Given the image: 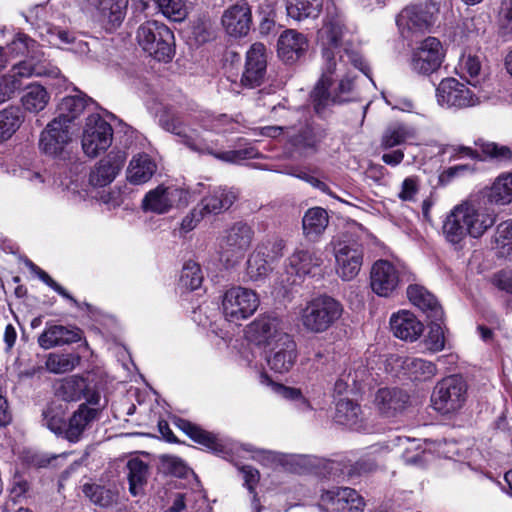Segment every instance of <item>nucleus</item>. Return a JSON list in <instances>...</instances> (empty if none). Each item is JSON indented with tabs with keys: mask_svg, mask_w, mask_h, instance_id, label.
<instances>
[{
	"mask_svg": "<svg viewBox=\"0 0 512 512\" xmlns=\"http://www.w3.org/2000/svg\"><path fill=\"white\" fill-rule=\"evenodd\" d=\"M67 408L57 402H51L42 413V423L57 436L66 439L68 422L65 420Z\"/></svg>",
	"mask_w": 512,
	"mask_h": 512,
	"instance_id": "41",
	"label": "nucleus"
},
{
	"mask_svg": "<svg viewBox=\"0 0 512 512\" xmlns=\"http://www.w3.org/2000/svg\"><path fill=\"white\" fill-rule=\"evenodd\" d=\"M188 196V191L183 188L159 185L145 195L142 207L145 211L164 214L175 206L187 204Z\"/></svg>",
	"mask_w": 512,
	"mask_h": 512,
	"instance_id": "15",
	"label": "nucleus"
},
{
	"mask_svg": "<svg viewBox=\"0 0 512 512\" xmlns=\"http://www.w3.org/2000/svg\"><path fill=\"white\" fill-rule=\"evenodd\" d=\"M436 98L439 105L448 108H467L480 103V96L455 78H445L439 83Z\"/></svg>",
	"mask_w": 512,
	"mask_h": 512,
	"instance_id": "12",
	"label": "nucleus"
},
{
	"mask_svg": "<svg viewBox=\"0 0 512 512\" xmlns=\"http://www.w3.org/2000/svg\"><path fill=\"white\" fill-rule=\"evenodd\" d=\"M159 123L164 130L178 136L180 142L194 152L210 154L228 163H239L242 160L259 157V152L253 146L217 152L216 148L219 144L216 139H213L211 131L207 128H204L202 131L190 128L177 114L164 113L160 116Z\"/></svg>",
	"mask_w": 512,
	"mask_h": 512,
	"instance_id": "2",
	"label": "nucleus"
},
{
	"mask_svg": "<svg viewBox=\"0 0 512 512\" xmlns=\"http://www.w3.org/2000/svg\"><path fill=\"white\" fill-rule=\"evenodd\" d=\"M408 398L400 389L381 388L375 395L374 404L382 415L392 417L405 409Z\"/></svg>",
	"mask_w": 512,
	"mask_h": 512,
	"instance_id": "31",
	"label": "nucleus"
},
{
	"mask_svg": "<svg viewBox=\"0 0 512 512\" xmlns=\"http://www.w3.org/2000/svg\"><path fill=\"white\" fill-rule=\"evenodd\" d=\"M80 356L74 353H50L45 362L46 369L53 374L71 372L80 364Z\"/></svg>",
	"mask_w": 512,
	"mask_h": 512,
	"instance_id": "50",
	"label": "nucleus"
},
{
	"mask_svg": "<svg viewBox=\"0 0 512 512\" xmlns=\"http://www.w3.org/2000/svg\"><path fill=\"white\" fill-rule=\"evenodd\" d=\"M397 26L404 38H412L425 32L432 24L431 15L417 6L404 8L396 19Z\"/></svg>",
	"mask_w": 512,
	"mask_h": 512,
	"instance_id": "24",
	"label": "nucleus"
},
{
	"mask_svg": "<svg viewBox=\"0 0 512 512\" xmlns=\"http://www.w3.org/2000/svg\"><path fill=\"white\" fill-rule=\"evenodd\" d=\"M125 162L121 152L109 153L101 159L89 174V183L94 187H104L110 184L119 174Z\"/></svg>",
	"mask_w": 512,
	"mask_h": 512,
	"instance_id": "26",
	"label": "nucleus"
},
{
	"mask_svg": "<svg viewBox=\"0 0 512 512\" xmlns=\"http://www.w3.org/2000/svg\"><path fill=\"white\" fill-rule=\"evenodd\" d=\"M237 195L229 189L218 188L205 196L198 204L204 215L219 214L229 209L235 202Z\"/></svg>",
	"mask_w": 512,
	"mask_h": 512,
	"instance_id": "37",
	"label": "nucleus"
},
{
	"mask_svg": "<svg viewBox=\"0 0 512 512\" xmlns=\"http://www.w3.org/2000/svg\"><path fill=\"white\" fill-rule=\"evenodd\" d=\"M395 445L403 450L401 456L407 465L423 466L430 455L420 440L397 437Z\"/></svg>",
	"mask_w": 512,
	"mask_h": 512,
	"instance_id": "39",
	"label": "nucleus"
},
{
	"mask_svg": "<svg viewBox=\"0 0 512 512\" xmlns=\"http://www.w3.org/2000/svg\"><path fill=\"white\" fill-rule=\"evenodd\" d=\"M266 67V47L259 42L252 44L246 53V63L241 77V84L247 88L260 86L265 79Z\"/></svg>",
	"mask_w": 512,
	"mask_h": 512,
	"instance_id": "21",
	"label": "nucleus"
},
{
	"mask_svg": "<svg viewBox=\"0 0 512 512\" xmlns=\"http://www.w3.org/2000/svg\"><path fill=\"white\" fill-rule=\"evenodd\" d=\"M479 145L481 152L489 157L498 160H509L512 158V151L507 146H500L496 143L476 142Z\"/></svg>",
	"mask_w": 512,
	"mask_h": 512,
	"instance_id": "62",
	"label": "nucleus"
},
{
	"mask_svg": "<svg viewBox=\"0 0 512 512\" xmlns=\"http://www.w3.org/2000/svg\"><path fill=\"white\" fill-rule=\"evenodd\" d=\"M113 130L111 125L99 115L87 117L82 136V148L89 157H96L106 151L112 144Z\"/></svg>",
	"mask_w": 512,
	"mask_h": 512,
	"instance_id": "10",
	"label": "nucleus"
},
{
	"mask_svg": "<svg viewBox=\"0 0 512 512\" xmlns=\"http://www.w3.org/2000/svg\"><path fill=\"white\" fill-rule=\"evenodd\" d=\"M204 217V213L197 205L194 209L191 210L189 214H187L182 219L180 223L181 233H188L192 231Z\"/></svg>",
	"mask_w": 512,
	"mask_h": 512,
	"instance_id": "64",
	"label": "nucleus"
},
{
	"mask_svg": "<svg viewBox=\"0 0 512 512\" xmlns=\"http://www.w3.org/2000/svg\"><path fill=\"white\" fill-rule=\"evenodd\" d=\"M334 257L336 274L343 281H351L363 265V247L355 241H339L334 245Z\"/></svg>",
	"mask_w": 512,
	"mask_h": 512,
	"instance_id": "11",
	"label": "nucleus"
},
{
	"mask_svg": "<svg viewBox=\"0 0 512 512\" xmlns=\"http://www.w3.org/2000/svg\"><path fill=\"white\" fill-rule=\"evenodd\" d=\"M390 327L395 337L410 342L417 340L424 330L423 324L407 310L394 313L390 318Z\"/></svg>",
	"mask_w": 512,
	"mask_h": 512,
	"instance_id": "30",
	"label": "nucleus"
},
{
	"mask_svg": "<svg viewBox=\"0 0 512 512\" xmlns=\"http://www.w3.org/2000/svg\"><path fill=\"white\" fill-rule=\"evenodd\" d=\"M329 216L325 209L313 207L306 211L302 219L303 232L306 237L315 239L327 228Z\"/></svg>",
	"mask_w": 512,
	"mask_h": 512,
	"instance_id": "43",
	"label": "nucleus"
},
{
	"mask_svg": "<svg viewBox=\"0 0 512 512\" xmlns=\"http://www.w3.org/2000/svg\"><path fill=\"white\" fill-rule=\"evenodd\" d=\"M326 135V130L320 126H306L295 137L294 144L299 148L315 152Z\"/></svg>",
	"mask_w": 512,
	"mask_h": 512,
	"instance_id": "53",
	"label": "nucleus"
},
{
	"mask_svg": "<svg viewBox=\"0 0 512 512\" xmlns=\"http://www.w3.org/2000/svg\"><path fill=\"white\" fill-rule=\"evenodd\" d=\"M309 46L306 36L294 29L281 33L277 42L278 56L286 63H293L304 55Z\"/></svg>",
	"mask_w": 512,
	"mask_h": 512,
	"instance_id": "27",
	"label": "nucleus"
},
{
	"mask_svg": "<svg viewBox=\"0 0 512 512\" xmlns=\"http://www.w3.org/2000/svg\"><path fill=\"white\" fill-rule=\"evenodd\" d=\"M400 276L397 268L387 260H377L371 267L370 287L380 297H389L397 290Z\"/></svg>",
	"mask_w": 512,
	"mask_h": 512,
	"instance_id": "19",
	"label": "nucleus"
},
{
	"mask_svg": "<svg viewBox=\"0 0 512 512\" xmlns=\"http://www.w3.org/2000/svg\"><path fill=\"white\" fill-rule=\"evenodd\" d=\"M442 232L445 239L452 244L460 243L468 235L462 204L455 206L446 216Z\"/></svg>",
	"mask_w": 512,
	"mask_h": 512,
	"instance_id": "36",
	"label": "nucleus"
},
{
	"mask_svg": "<svg viewBox=\"0 0 512 512\" xmlns=\"http://www.w3.org/2000/svg\"><path fill=\"white\" fill-rule=\"evenodd\" d=\"M418 191L419 178L416 176H409L403 180L398 197L402 201H414Z\"/></svg>",
	"mask_w": 512,
	"mask_h": 512,
	"instance_id": "63",
	"label": "nucleus"
},
{
	"mask_svg": "<svg viewBox=\"0 0 512 512\" xmlns=\"http://www.w3.org/2000/svg\"><path fill=\"white\" fill-rule=\"evenodd\" d=\"M468 399V384L460 375H451L440 380L433 389V408L442 415L461 410Z\"/></svg>",
	"mask_w": 512,
	"mask_h": 512,
	"instance_id": "5",
	"label": "nucleus"
},
{
	"mask_svg": "<svg viewBox=\"0 0 512 512\" xmlns=\"http://www.w3.org/2000/svg\"><path fill=\"white\" fill-rule=\"evenodd\" d=\"M86 104V100L80 95L64 97L58 105V115L55 118H61V122L70 126L83 113Z\"/></svg>",
	"mask_w": 512,
	"mask_h": 512,
	"instance_id": "51",
	"label": "nucleus"
},
{
	"mask_svg": "<svg viewBox=\"0 0 512 512\" xmlns=\"http://www.w3.org/2000/svg\"><path fill=\"white\" fill-rule=\"evenodd\" d=\"M140 47L158 61L168 62L174 55V34L164 23L148 20L136 34Z\"/></svg>",
	"mask_w": 512,
	"mask_h": 512,
	"instance_id": "4",
	"label": "nucleus"
},
{
	"mask_svg": "<svg viewBox=\"0 0 512 512\" xmlns=\"http://www.w3.org/2000/svg\"><path fill=\"white\" fill-rule=\"evenodd\" d=\"M157 165L146 153L134 155L127 167L126 179L130 184L141 185L147 183L155 174Z\"/></svg>",
	"mask_w": 512,
	"mask_h": 512,
	"instance_id": "34",
	"label": "nucleus"
},
{
	"mask_svg": "<svg viewBox=\"0 0 512 512\" xmlns=\"http://www.w3.org/2000/svg\"><path fill=\"white\" fill-rule=\"evenodd\" d=\"M486 196L492 204H509L512 201V172L499 175L489 188Z\"/></svg>",
	"mask_w": 512,
	"mask_h": 512,
	"instance_id": "46",
	"label": "nucleus"
},
{
	"mask_svg": "<svg viewBox=\"0 0 512 512\" xmlns=\"http://www.w3.org/2000/svg\"><path fill=\"white\" fill-rule=\"evenodd\" d=\"M227 34L232 37L246 36L252 23V14L247 2H238L227 8L221 18Z\"/></svg>",
	"mask_w": 512,
	"mask_h": 512,
	"instance_id": "23",
	"label": "nucleus"
},
{
	"mask_svg": "<svg viewBox=\"0 0 512 512\" xmlns=\"http://www.w3.org/2000/svg\"><path fill=\"white\" fill-rule=\"evenodd\" d=\"M252 228L242 222L235 223L225 231L219 240V255L227 265L239 261L250 247L253 239Z\"/></svg>",
	"mask_w": 512,
	"mask_h": 512,
	"instance_id": "9",
	"label": "nucleus"
},
{
	"mask_svg": "<svg viewBox=\"0 0 512 512\" xmlns=\"http://www.w3.org/2000/svg\"><path fill=\"white\" fill-rule=\"evenodd\" d=\"M26 265L30 268V270L33 273H35L39 277L40 280H42L55 292H57L62 297L70 300L75 306H79L78 301L73 296H71L61 285H59L55 280H53L44 270L39 268L32 261H27Z\"/></svg>",
	"mask_w": 512,
	"mask_h": 512,
	"instance_id": "59",
	"label": "nucleus"
},
{
	"mask_svg": "<svg viewBox=\"0 0 512 512\" xmlns=\"http://www.w3.org/2000/svg\"><path fill=\"white\" fill-rule=\"evenodd\" d=\"M283 336H291L284 331L279 318L270 315H260L246 328L247 339L266 349L282 341Z\"/></svg>",
	"mask_w": 512,
	"mask_h": 512,
	"instance_id": "14",
	"label": "nucleus"
},
{
	"mask_svg": "<svg viewBox=\"0 0 512 512\" xmlns=\"http://www.w3.org/2000/svg\"><path fill=\"white\" fill-rule=\"evenodd\" d=\"M428 335L425 338V345L431 352H439L445 348V332L438 321L431 320Z\"/></svg>",
	"mask_w": 512,
	"mask_h": 512,
	"instance_id": "58",
	"label": "nucleus"
},
{
	"mask_svg": "<svg viewBox=\"0 0 512 512\" xmlns=\"http://www.w3.org/2000/svg\"><path fill=\"white\" fill-rule=\"evenodd\" d=\"M319 507L323 512H362L364 501L356 490L336 487L321 494Z\"/></svg>",
	"mask_w": 512,
	"mask_h": 512,
	"instance_id": "16",
	"label": "nucleus"
},
{
	"mask_svg": "<svg viewBox=\"0 0 512 512\" xmlns=\"http://www.w3.org/2000/svg\"><path fill=\"white\" fill-rule=\"evenodd\" d=\"M407 296L410 302L426 313L433 321H441L443 310L437 299L425 287L414 284L407 288Z\"/></svg>",
	"mask_w": 512,
	"mask_h": 512,
	"instance_id": "32",
	"label": "nucleus"
},
{
	"mask_svg": "<svg viewBox=\"0 0 512 512\" xmlns=\"http://www.w3.org/2000/svg\"><path fill=\"white\" fill-rule=\"evenodd\" d=\"M325 66L323 68L322 76L311 93V99L315 111L321 114L327 107L332 104H341L349 100V94L352 91L353 83L349 77L342 78L333 93L328 91L331 85V76L337 72L345 70L346 61L368 75L369 68L362 59L358 51L350 49L348 45L344 48V53L339 55V63L336 57L328 50L324 53Z\"/></svg>",
	"mask_w": 512,
	"mask_h": 512,
	"instance_id": "1",
	"label": "nucleus"
},
{
	"mask_svg": "<svg viewBox=\"0 0 512 512\" xmlns=\"http://www.w3.org/2000/svg\"><path fill=\"white\" fill-rule=\"evenodd\" d=\"M71 141L70 126L53 118L40 134L39 149L46 155H60Z\"/></svg>",
	"mask_w": 512,
	"mask_h": 512,
	"instance_id": "18",
	"label": "nucleus"
},
{
	"mask_svg": "<svg viewBox=\"0 0 512 512\" xmlns=\"http://www.w3.org/2000/svg\"><path fill=\"white\" fill-rule=\"evenodd\" d=\"M284 241L279 238H272L262 242L256 247V250L264 251L263 255L270 262L280 258L283 255Z\"/></svg>",
	"mask_w": 512,
	"mask_h": 512,
	"instance_id": "61",
	"label": "nucleus"
},
{
	"mask_svg": "<svg viewBox=\"0 0 512 512\" xmlns=\"http://www.w3.org/2000/svg\"><path fill=\"white\" fill-rule=\"evenodd\" d=\"M20 101L26 112L37 114L48 105L50 94L44 86L33 83L24 89Z\"/></svg>",
	"mask_w": 512,
	"mask_h": 512,
	"instance_id": "38",
	"label": "nucleus"
},
{
	"mask_svg": "<svg viewBox=\"0 0 512 512\" xmlns=\"http://www.w3.org/2000/svg\"><path fill=\"white\" fill-rule=\"evenodd\" d=\"M259 304V296L254 290L235 286L222 296V313L227 321L237 323L250 318Z\"/></svg>",
	"mask_w": 512,
	"mask_h": 512,
	"instance_id": "6",
	"label": "nucleus"
},
{
	"mask_svg": "<svg viewBox=\"0 0 512 512\" xmlns=\"http://www.w3.org/2000/svg\"><path fill=\"white\" fill-rule=\"evenodd\" d=\"M127 3L128 0H98L97 9L101 20L112 27L118 26L124 19Z\"/></svg>",
	"mask_w": 512,
	"mask_h": 512,
	"instance_id": "49",
	"label": "nucleus"
},
{
	"mask_svg": "<svg viewBox=\"0 0 512 512\" xmlns=\"http://www.w3.org/2000/svg\"><path fill=\"white\" fill-rule=\"evenodd\" d=\"M158 10L167 19L174 22L183 21L188 15L185 0H154Z\"/></svg>",
	"mask_w": 512,
	"mask_h": 512,
	"instance_id": "56",
	"label": "nucleus"
},
{
	"mask_svg": "<svg viewBox=\"0 0 512 512\" xmlns=\"http://www.w3.org/2000/svg\"><path fill=\"white\" fill-rule=\"evenodd\" d=\"M324 0H284L287 16L295 21H303L319 16Z\"/></svg>",
	"mask_w": 512,
	"mask_h": 512,
	"instance_id": "40",
	"label": "nucleus"
},
{
	"mask_svg": "<svg viewBox=\"0 0 512 512\" xmlns=\"http://www.w3.org/2000/svg\"><path fill=\"white\" fill-rule=\"evenodd\" d=\"M83 493L95 505L104 508L112 506L117 501V494L113 490L96 484H85Z\"/></svg>",
	"mask_w": 512,
	"mask_h": 512,
	"instance_id": "55",
	"label": "nucleus"
},
{
	"mask_svg": "<svg viewBox=\"0 0 512 512\" xmlns=\"http://www.w3.org/2000/svg\"><path fill=\"white\" fill-rule=\"evenodd\" d=\"M81 334V330L77 327L47 323L38 337V344L41 348L48 350L76 343L81 340Z\"/></svg>",
	"mask_w": 512,
	"mask_h": 512,
	"instance_id": "25",
	"label": "nucleus"
},
{
	"mask_svg": "<svg viewBox=\"0 0 512 512\" xmlns=\"http://www.w3.org/2000/svg\"><path fill=\"white\" fill-rule=\"evenodd\" d=\"M297 345L292 336H283L267 349V364L276 373H286L294 366L297 359Z\"/></svg>",
	"mask_w": 512,
	"mask_h": 512,
	"instance_id": "22",
	"label": "nucleus"
},
{
	"mask_svg": "<svg viewBox=\"0 0 512 512\" xmlns=\"http://www.w3.org/2000/svg\"><path fill=\"white\" fill-rule=\"evenodd\" d=\"M493 242L497 248H507L508 253L512 250V219H508L497 225Z\"/></svg>",
	"mask_w": 512,
	"mask_h": 512,
	"instance_id": "60",
	"label": "nucleus"
},
{
	"mask_svg": "<svg viewBox=\"0 0 512 512\" xmlns=\"http://www.w3.org/2000/svg\"><path fill=\"white\" fill-rule=\"evenodd\" d=\"M386 370L394 375H407L410 379L427 381L437 374L436 365L428 360L391 354L386 359Z\"/></svg>",
	"mask_w": 512,
	"mask_h": 512,
	"instance_id": "13",
	"label": "nucleus"
},
{
	"mask_svg": "<svg viewBox=\"0 0 512 512\" xmlns=\"http://www.w3.org/2000/svg\"><path fill=\"white\" fill-rule=\"evenodd\" d=\"M203 281V275L199 264L194 261H187L181 271L180 285L187 290L198 289Z\"/></svg>",
	"mask_w": 512,
	"mask_h": 512,
	"instance_id": "57",
	"label": "nucleus"
},
{
	"mask_svg": "<svg viewBox=\"0 0 512 512\" xmlns=\"http://www.w3.org/2000/svg\"><path fill=\"white\" fill-rule=\"evenodd\" d=\"M264 251L254 250L247 261L246 274L252 281L266 277L271 271L270 261L263 255Z\"/></svg>",
	"mask_w": 512,
	"mask_h": 512,
	"instance_id": "54",
	"label": "nucleus"
},
{
	"mask_svg": "<svg viewBox=\"0 0 512 512\" xmlns=\"http://www.w3.org/2000/svg\"><path fill=\"white\" fill-rule=\"evenodd\" d=\"M343 307L330 296H319L307 302L300 312V322L310 333H323L332 327L341 317Z\"/></svg>",
	"mask_w": 512,
	"mask_h": 512,
	"instance_id": "3",
	"label": "nucleus"
},
{
	"mask_svg": "<svg viewBox=\"0 0 512 512\" xmlns=\"http://www.w3.org/2000/svg\"><path fill=\"white\" fill-rule=\"evenodd\" d=\"M361 407L349 399H340L336 404L335 421L350 428H361L363 415Z\"/></svg>",
	"mask_w": 512,
	"mask_h": 512,
	"instance_id": "45",
	"label": "nucleus"
},
{
	"mask_svg": "<svg viewBox=\"0 0 512 512\" xmlns=\"http://www.w3.org/2000/svg\"><path fill=\"white\" fill-rule=\"evenodd\" d=\"M47 73L48 71L43 66L32 65L29 62H20L14 65L7 74L0 76V104L12 98L22 85V79L43 76Z\"/></svg>",
	"mask_w": 512,
	"mask_h": 512,
	"instance_id": "20",
	"label": "nucleus"
},
{
	"mask_svg": "<svg viewBox=\"0 0 512 512\" xmlns=\"http://www.w3.org/2000/svg\"><path fill=\"white\" fill-rule=\"evenodd\" d=\"M105 402L102 403L100 392H89L86 395V402L79 405L68 420L66 439L70 442H77L84 431L100 417Z\"/></svg>",
	"mask_w": 512,
	"mask_h": 512,
	"instance_id": "8",
	"label": "nucleus"
},
{
	"mask_svg": "<svg viewBox=\"0 0 512 512\" xmlns=\"http://www.w3.org/2000/svg\"><path fill=\"white\" fill-rule=\"evenodd\" d=\"M288 268L286 276H282L278 286L279 294L285 296L291 290V287L300 283L301 279L312 273V271L321 266L323 260L318 251L312 248H299L288 259Z\"/></svg>",
	"mask_w": 512,
	"mask_h": 512,
	"instance_id": "7",
	"label": "nucleus"
},
{
	"mask_svg": "<svg viewBox=\"0 0 512 512\" xmlns=\"http://www.w3.org/2000/svg\"><path fill=\"white\" fill-rule=\"evenodd\" d=\"M23 118L18 108L8 107L0 111V142L8 140L20 127Z\"/></svg>",
	"mask_w": 512,
	"mask_h": 512,
	"instance_id": "52",
	"label": "nucleus"
},
{
	"mask_svg": "<svg viewBox=\"0 0 512 512\" xmlns=\"http://www.w3.org/2000/svg\"><path fill=\"white\" fill-rule=\"evenodd\" d=\"M456 72L469 85L480 87L487 78V70L482 57L472 51L463 52L456 66Z\"/></svg>",
	"mask_w": 512,
	"mask_h": 512,
	"instance_id": "29",
	"label": "nucleus"
},
{
	"mask_svg": "<svg viewBox=\"0 0 512 512\" xmlns=\"http://www.w3.org/2000/svg\"><path fill=\"white\" fill-rule=\"evenodd\" d=\"M127 470L129 490L133 496H137L143 492L144 486L147 483L148 465L142 460L134 458L128 461Z\"/></svg>",
	"mask_w": 512,
	"mask_h": 512,
	"instance_id": "48",
	"label": "nucleus"
},
{
	"mask_svg": "<svg viewBox=\"0 0 512 512\" xmlns=\"http://www.w3.org/2000/svg\"><path fill=\"white\" fill-rule=\"evenodd\" d=\"M89 392H99L81 376L73 375L60 380L55 387V396L65 402H76L82 397L86 400Z\"/></svg>",
	"mask_w": 512,
	"mask_h": 512,
	"instance_id": "33",
	"label": "nucleus"
},
{
	"mask_svg": "<svg viewBox=\"0 0 512 512\" xmlns=\"http://www.w3.org/2000/svg\"><path fill=\"white\" fill-rule=\"evenodd\" d=\"M346 32L342 17L337 14H328L319 30V37L326 46L324 51L328 50L335 56L331 48H338L343 43Z\"/></svg>",
	"mask_w": 512,
	"mask_h": 512,
	"instance_id": "35",
	"label": "nucleus"
},
{
	"mask_svg": "<svg viewBox=\"0 0 512 512\" xmlns=\"http://www.w3.org/2000/svg\"><path fill=\"white\" fill-rule=\"evenodd\" d=\"M179 427L193 441L205 446L214 453H220L223 451L222 443L212 433L207 432L199 426L186 420H180Z\"/></svg>",
	"mask_w": 512,
	"mask_h": 512,
	"instance_id": "47",
	"label": "nucleus"
},
{
	"mask_svg": "<svg viewBox=\"0 0 512 512\" xmlns=\"http://www.w3.org/2000/svg\"><path fill=\"white\" fill-rule=\"evenodd\" d=\"M468 235L479 238L496 222V214L488 208L462 203Z\"/></svg>",
	"mask_w": 512,
	"mask_h": 512,
	"instance_id": "28",
	"label": "nucleus"
},
{
	"mask_svg": "<svg viewBox=\"0 0 512 512\" xmlns=\"http://www.w3.org/2000/svg\"><path fill=\"white\" fill-rule=\"evenodd\" d=\"M443 57L441 42L435 37H427L413 51L411 68L418 74L429 75L440 68Z\"/></svg>",
	"mask_w": 512,
	"mask_h": 512,
	"instance_id": "17",
	"label": "nucleus"
},
{
	"mask_svg": "<svg viewBox=\"0 0 512 512\" xmlns=\"http://www.w3.org/2000/svg\"><path fill=\"white\" fill-rule=\"evenodd\" d=\"M415 139V130L403 123H392L386 127L381 137V147L391 149Z\"/></svg>",
	"mask_w": 512,
	"mask_h": 512,
	"instance_id": "42",
	"label": "nucleus"
},
{
	"mask_svg": "<svg viewBox=\"0 0 512 512\" xmlns=\"http://www.w3.org/2000/svg\"><path fill=\"white\" fill-rule=\"evenodd\" d=\"M36 48V42L23 33L16 34L14 39L8 44V49L12 54H28L30 59L25 60L24 62H29L32 65H41L48 71L47 75H52L53 71L50 70L37 56ZM44 76H46V74Z\"/></svg>",
	"mask_w": 512,
	"mask_h": 512,
	"instance_id": "44",
	"label": "nucleus"
}]
</instances>
